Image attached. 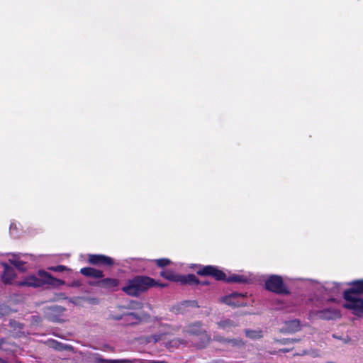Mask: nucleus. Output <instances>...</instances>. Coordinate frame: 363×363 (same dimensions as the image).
I'll return each mask as SVG.
<instances>
[{
	"label": "nucleus",
	"instance_id": "obj_1",
	"mask_svg": "<svg viewBox=\"0 0 363 363\" xmlns=\"http://www.w3.org/2000/svg\"><path fill=\"white\" fill-rule=\"evenodd\" d=\"M348 285L350 287L342 293V298L345 301L342 307L352 311L355 316L363 318V279L354 280Z\"/></svg>",
	"mask_w": 363,
	"mask_h": 363
},
{
	"label": "nucleus",
	"instance_id": "obj_2",
	"mask_svg": "<svg viewBox=\"0 0 363 363\" xmlns=\"http://www.w3.org/2000/svg\"><path fill=\"white\" fill-rule=\"evenodd\" d=\"M153 286L164 288L167 286V284L159 283L154 279L147 276H136L132 279L128 280L126 286L122 287L121 289L129 296H138L140 294Z\"/></svg>",
	"mask_w": 363,
	"mask_h": 363
},
{
	"label": "nucleus",
	"instance_id": "obj_3",
	"mask_svg": "<svg viewBox=\"0 0 363 363\" xmlns=\"http://www.w3.org/2000/svg\"><path fill=\"white\" fill-rule=\"evenodd\" d=\"M38 275L40 278H38L35 276H30L23 281H19L17 285L20 286L40 287L45 284L55 286L65 284L64 281L53 277L50 273L44 270H40Z\"/></svg>",
	"mask_w": 363,
	"mask_h": 363
},
{
	"label": "nucleus",
	"instance_id": "obj_4",
	"mask_svg": "<svg viewBox=\"0 0 363 363\" xmlns=\"http://www.w3.org/2000/svg\"><path fill=\"white\" fill-rule=\"evenodd\" d=\"M266 290L278 295H289L290 291L280 275H270L264 282Z\"/></svg>",
	"mask_w": 363,
	"mask_h": 363
},
{
	"label": "nucleus",
	"instance_id": "obj_5",
	"mask_svg": "<svg viewBox=\"0 0 363 363\" xmlns=\"http://www.w3.org/2000/svg\"><path fill=\"white\" fill-rule=\"evenodd\" d=\"M160 275L168 281L180 283L182 285L197 281L196 275L194 274L182 275L175 274L172 270H162L160 272Z\"/></svg>",
	"mask_w": 363,
	"mask_h": 363
},
{
	"label": "nucleus",
	"instance_id": "obj_6",
	"mask_svg": "<svg viewBox=\"0 0 363 363\" xmlns=\"http://www.w3.org/2000/svg\"><path fill=\"white\" fill-rule=\"evenodd\" d=\"M196 274L201 277H210L216 281H222L226 278L225 273L219 269L218 267L213 265H198Z\"/></svg>",
	"mask_w": 363,
	"mask_h": 363
},
{
	"label": "nucleus",
	"instance_id": "obj_7",
	"mask_svg": "<svg viewBox=\"0 0 363 363\" xmlns=\"http://www.w3.org/2000/svg\"><path fill=\"white\" fill-rule=\"evenodd\" d=\"M88 262L94 266L111 267L115 264V260L108 256L101 254H89Z\"/></svg>",
	"mask_w": 363,
	"mask_h": 363
},
{
	"label": "nucleus",
	"instance_id": "obj_8",
	"mask_svg": "<svg viewBox=\"0 0 363 363\" xmlns=\"http://www.w3.org/2000/svg\"><path fill=\"white\" fill-rule=\"evenodd\" d=\"M245 298V296L243 294L235 292L223 297L222 302L233 307H242L247 306Z\"/></svg>",
	"mask_w": 363,
	"mask_h": 363
},
{
	"label": "nucleus",
	"instance_id": "obj_9",
	"mask_svg": "<svg viewBox=\"0 0 363 363\" xmlns=\"http://www.w3.org/2000/svg\"><path fill=\"white\" fill-rule=\"evenodd\" d=\"M313 315L319 319L325 320H336L341 318L340 310L332 308L316 311L313 313Z\"/></svg>",
	"mask_w": 363,
	"mask_h": 363
},
{
	"label": "nucleus",
	"instance_id": "obj_10",
	"mask_svg": "<svg viewBox=\"0 0 363 363\" xmlns=\"http://www.w3.org/2000/svg\"><path fill=\"white\" fill-rule=\"evenodd\" d=\"M119 280L115 278H105L97 281L94 286L105 289L111 291H116L118 289L119 285Z\"/></svg>",
	"mask_w": 363,
	"mask_h": 363
},
{
	"label": "nucleus",
	"instance_id": "obj_11",
	"mask_svg": "<svg viewBox=\"0 0 363 363\" xmlns=\"http://www.w3.org/2000/svg\"><path fill=\"white\" fill-rule=\"evenodd\" d=\"M4 272L1 274V280L5 284H11L12 280L16 277V272L14 269L6 263H3Z\"/></svg>",
	"mask_w": 363,
	"mask_h": 363
},
{
	"label": "nucleus",
	"instance_id": "obj_12",
	"mask_svg": "<svg viewBox=\"0 0 363 363\" xmlns=\"http://www.w3.org/2000/svg\"><path fill=\"white\" fill-rule=\"evenodd\" d=\"M211 339L210 335L205 330L199 337H194L192 340L194 345L199 349L206 347L211 342Z\"/></svg>",
	"mask_w": 363,
	"mask_h": 363
},
{
	"label": "nucleus",
	"instance_id": "obj_13",
	"mask_svg": "<svg viewBox=\"0 0 363 363\" xmlns=\"http://www.w3.org/2000/svg\"><path fill=\"white\" fill-rule=\"evenodd\" d=\"M80 273L86 277L94 279H101L104 277V272L93 267H83L80 269Z\"/></svg>",
	"mask_w": 363,
	"mask_h": 363
},
{
	"label": "nucleus",
	"instance_id": "obj_14",
	"mask_svg": "<svg viewBox=\"0 0 363 363\" xmlns=\"http://www.w3.org/2000/svg\"><path fill=\"white\" fill-rule=\"evenodd\" d=\"M301 322L298 319H294L285 322V330L289 333H294L301 330Z\"/></svg>",
	"mask_w": 363,
	"mask_h": 363
},
{
	"label": "nucleus",
	"instance_id": "obj_15",
	"mask_svg": "<svg viewBox=\"0 0 363 363\" xmlns=\"http://www.w3.org/2000/svg\"><path fill=\"white\" fill-rule=\"evenodd\" d=\"M205 330L202 328V324L200 322L192 323L188 325L187 333L194 337H199Z\"/></svg>",
	"mask_w": 363,
	"mask_h": 363
},
{
	"label": "nucleus",
	"instance_id": "obj_16",
	"mask_svg": "<svg viewBox=\"0 0 363 363\" xmlns=\"http://www.w3.org/2000/svg\"><path fill=\"white\" fill-rule=\"evenodd\" d=\"M248 281V279L245 275H240V274H233L230 276H227L225 279L223 280L225 283H240V284H244L247 283Z\"/></svg>",
	"mask_w": 363,
	"mask_h": 363
},
{
	"label": "nucleus",
	"instance_id": "obj_17",
	"mask_svg": "<svg viewBox=\"0 0 363 363\" xmlns=\"http://www.w3.org/2000/svg\"><path fill=\"white\" fill-rule=\"evenodd\" d=\"M124 322L126 325H132L138 324L140 322L141 319L139 315L134 313H128L123 314Z\"/></svg>",
	"mask_w": 363,
	"mask_h": 363
},
{
	"label": "nucleus",
	"instance_id": "obj_18",
	"mask_svg": "<svg viewBox=\"0 0 363 363\" xmlns=\"http://www.w3.org/2000/svg\"><path fill=\"white\" fill-rule=\"evenodd\" d=\"M219 328L223 330H228L238 326V323L230 319H224L217 323Z\"/></svg>",
	"mask_w": 363,
	"mask_h": 363
},
{
	"label": "nucleus",
	"instance_id": "obj_19",
	"mask_svg": "<svg viewBox=\"0 0 363 363\" xmlns=\"http://www.w3.org/2000/svg\"><path fill=\"white\" fill-rule=\"evenodd\" d=\"M245 334L247 337L253 339V340L259 339V338L262 337V332L260 330H255L246 329V330H245Z\"/></svg>",
	"mask_w": 363,
	"mask_h": 363
},
{
	"label": "nucleus",
	"instance_id": "obj_20",
	"mask_svg": "<svg viewBox=\"0 0 363 363\" xmlns=\"http://www.w3.org/2000/svg\"><path fill=\"white\" fill-rule=\"evenodd\" d=\"M227 345H230L232 347L241 348L245 346V343L240 338H230Z\"/></svg>",
	"mask_w": 363,
	"mask_h": 363
},
{
	"label": "nucleus",
	"instance_id": "obj_21",
	"mask_svg": "<svg viewBox=\"0 0 363 363\" xmlns=\"http://www.w3.org/2000/svg\"><path fill=\"white\" fill-rule=\"evenodd\" d=\"M10 262L13 265L15 266L18 270L21 271V272H25L26 270V267H25V264L26 262L22 261V260H20L19 259H9Z\"/></svg>",
	"mask_w": 363,
	"mask_h": 363
},
{
	"label": "nucleus",
	"instance_id": "obj_22",
	"mask_svg": "<svg viewBox=\"0 0 363 363\" xmlns=\"http://www.w3.org/2000/svg\"><path fill=\"white\" fill-rule=\"evenodd\" d=\"M153 262L160 268H164L172 263V261L168 258H160L154 259Z\"/></svg>",
	"mask_w": 363,
	"mask_h": 363
},
{
	"label": "nucleus",
	"instance_id": "obj_23",
	"mask_svg": "<svg viewBox=\"0 0 363 363\" xmlns=\"http://www.w3.org/2000/svg\"><path fill=\"white\" fill-rule=\"evenodd\" d=\"M48 269L55 272H62L64 271L68 270L67 267L64 265H57V266L50 267L48 268Z\"/></svg>",
	"mask_w": 363,
	"mask_h": 363
},
{
	"label": "nucleus",
	"instance_id": "obj_24",
	"mask_svg": "<svg viewBox=\"0 0 363 363\" xmlns=\"http://www.w3.org/2000/svg\"><path fill=\"white\" fill-rule=\"evenodd\" d=\"M11 312V308L6 305H0V317L8 315Z\"/></svg>",
	"mask_w": 363,
	"mask_h": 363
},
{
	"label": "nucleus",
	"instance_id": "obj_25",
	"mask_svg": "<svg viewBox=\"0 0 363 363\" xmlns=\"http://www.w3.org/2000/svg\"><path fill=\"white\" fill-rule=\"evenodd\" d=\"M229 340L230 338L224 337L220 335H217L213 337L214 341H216L223 345H227L229 342Z\"/></svg>",
	"mask_w": 363,
	"mask_h": 363
},
{
	"label": "nucleus",
	"instance_id": "obj_26",
	"mask_svg": "<svg viewBox=\"0 0 363 363\" xmlns=\"http://www.w3.org/2000/svg\"><path fill=\"white\" fill-rule=\"evenodd\" d=\"M196 279L197 281L196 282H193L191 284H186V285H189V286H193V285H203V286H206V285H209L210 284V282L208 281H200L196 277Z\"/></svg>",
	"mask_w": 363,
	"mask_h": 363
},
{
	"label": "nucleus",
	"instance_id": "obj_27",
	"mask_svg": "<svg viewBox=\"0 0 363 363\" xmlns=\"http://www.w3.org/2000/svg\"><path fill=\"white\" fill-rule=\"evenodd\" d=\"M297 341H298V340H296V339L286 338V339H283L281 340V343L284 344V345H288L289 343H294V342H296Z\"/></svg>",
	"mask_w": 363,
	"mask_h": 363
},
{
	"label": "nucleus",
	"instance_id": "obj_28",
	"mask_svg": "<svg viewBox=\"0 0 363 363\" xmlns=\"http://www.w3.org/2000/svg\"><path fill=\"white\" fill-rule=\"evenodd\" d=\"M109 363H121V362H126V359H110L108 360Z\"/></svg>",
	"mask_w": 363,
	"mask_h": 363
},
{
	"label": "nucleus",
	"instance_id": "obj_29",
	"mask_svg": "<svg viewBox=\"0 0 363 363\" xmlns=\"http://www.w3.org/2000/svg\"><path fill=\"white\" fill-rule=\"evenodd\" d=\"M112 319L113 320H124V317H123V315H113L111 317Z\"/></svg>",
	"mask_w": 363,
	"mask_h": 363
},
{
	"label": "nucleus",
	"instance_id": "obj_30",
	"mask_svg": "<svg viewBox=\"0 0 363 363\" xmlns=\"http://www.w3.org/2000/svg\"><path fill=\"white\" fill-rule=\"evenodd\" d=\"M292 350V349H289V348H282V349H280L279 351L283 352V353H286L289 351Z\"/></svg>",
	"mask_w": 363,
	"mask_h": 363
},
{
	"label": "nucleus",
	"instance_id": "obj_31",
	"mask_svg": "<svg viewBox=\"0 0 363 363\" xmlns=\"http://www.w3.org/2000/svg\"><path fill=\"white\" fill-rule=\"evenodd\" d=\"M308 352L306 350H303L302 352H298L294 354V355H304L306 354Z\"/></svg>",
	"mask_w": 363,
	"mask_h": 363
},
{
	"label": "nucleus",
	"instance_id": "obj_32",
	"mask_svg": "<svg viewBox=\"0 0 363 363\" xmlns=\"http://www.w3.org/2000/svg\"><path fill=\"white\" fill-rule=\"evenodd\" d=\"M137 305L136 308H142V303L139 302H134Z\"/></svg>",
	"mask_w": 363,
	"mask_h": 363
},
{
	"label": "nucleus",
	"instance_id": "obj_33",
	"mask_svg": "<svg viewBox=\"0 0 363 363\" xmlns=\"http://www.w3.org/2000/svg\"><path fill=\"white\" fill-rule=\"evenodd\" d=\"M0 363H7L4 359L0 358Z\"/></svg>",
	"mask_w": 363,
	"mask_h": 363
},
{
	"label": "nucleus",
	"instance_id": "obj_34",
	"mask_svg": "<svg viewBox=\"0 0 363 363\" xmlns=\"http://www.w3.org/2000/svg\"><path fill=\"white\" fill-rule=\"evenodd\" d=\"M179 342H181V343H184V340H179Z\"/></svg>",
	"mask_w": 363,
	"mask_h": 363
}]
</instances>
